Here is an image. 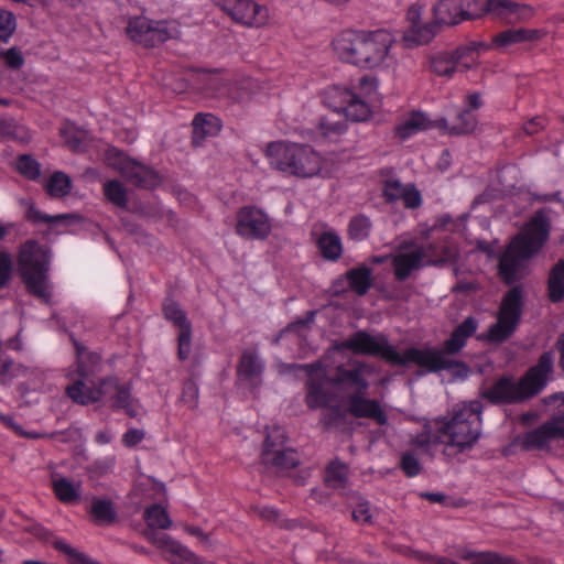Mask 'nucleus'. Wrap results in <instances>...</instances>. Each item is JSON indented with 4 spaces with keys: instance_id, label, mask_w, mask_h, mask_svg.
<instances>
[{
    "instance_id": "63",
    "label": "nucleus",
    "mask_w": 564,
    "mask_h": 564,
    "mask_svg": "<svg viewBox=\"0 0 564 564\" xmlns=\"http://www.w3.org/2000/svg\"><path fill=\"white\" fill-rule=\"evenodd\" d=\"M185 531L191 535H194L200 540V542L205 544H209V534L205 533L199 527L186 525Z\"/></svg>"
},
{
    "instance_id": "9",
    "label": "nucleus",
    "mask_w": 564,
    "mask_h": 564,
    "mask_svg": "<svg viewBox=\"0 0 564 564\" xmlns=\"http://www.w3.org/2000/svg\"><path fill=\"white\" fill-rule=\"evenodd\" d=\"M489 45L482 41H469L452 51L431 53L426 57V68L437 77L452 79L457 73L475 69L479 65V52Z\"/></svg>"
},
{
    "instance_id": "57",
    "label": "nucleus",
    "mask_w": 564,
    "mask_h": 564,
    "mask_svg": "<svg viewBox=\"0 0 564 564\" xmlns=\"http://www.w3.org/2000/svg\"><path fill=\"white\" fill-rule=\"evenodd\" d=\"M20 128L13 119H0V135L17 139L19 138Z\"/></svg>"
},
{
    "instance_id": "60",
    "label": "nucleus",
    "mask_w": 564,
    "mask_h": 564,
    "mask_svg": "<svg viewBox=\"0 0 564 564\" xmlns=\"http://www.w3.org/2000/svg\"><path fill=\"white\" fill-rule=\"evenodd\" d=\"M544 128V119L534 117L524 123L523 130L528 135H533Z\"/></svg>"
},
{
    "instance_id": "29",
    "label": "nucleus",
    "mask_w": 564,
    "mask_h": 564,
    "mask_svg": "<svg viewBox=\"0 0 564 564\" xmlns=\"http://www.w3.org/2000/svg\"><path fill=\"white\" fill-rule=\"evenodd\" d=\"M440 30L441 26L435 20L430 22H420L414 26H408L404 32L403 40L410 46L426 45L432 42Z\"/></svg>"
},
{
    "instance_id": "23",
    "label": "nucleus",
    "mask_w": 564,
    "mask_h": 564,
    "mask_svg": "<svg viewBox=\"0 0 564 564\" xmlns=\"http://www.w3.org/2000/svg\"><path fill=\"white\" fill-rule=\"evenodd\" d=\"M87 380L88 378L78 377L65 390L66 394L80 405H89L105 398L104 379L99 380L94 387H89Z\"/></svg>"
},
{
    "instance_id": "37",
    "label": "nucleus",
    "mask_w": 564,
    "mask_h": 564,
    "mask_svg": "<svg viewBox=\"0 0 564 564\" xmlns=\"http://www.w3.org/2000/svg\"><path fill=\"white\" fill-rule=\"evenodd\" d=\"M435 127V121L431 122L422 112H413L408 119L395 128V134L404 140L410 135Z\"/></svg>"
},
{
    "instance_id": "3",
    "label": "nucleus",
    "mask_w": 564,
    "mask_h": 564,
    "mask_svg": "<svg viewBox=\"0 0 564 564\" xmlns=\"http://www.w3.org/2000/svg\"><path fill=\"white\" fill-rule=\"evenodd\" d=\"M394 36L383 30H345L332 41L336 56L360 69H388L397 65Z\"/></svg>"
},
{
    "instance_id": "32",
    "label": "nucleus",
    "mask_w": 564,
    "mask_h": 564,
    "mask_svg": "<svg viewBox=\"0 0 564 564\" xmlns=\"http://www.w3.org/2000/svg\"><path fill=\"white\" fill-rule=\"evenodd\" d=\"M349 479L348 465L338 458L330 460L325 469L324 484L332 489H345Z\"/></svg>"
},
{
    "instance_id": "13",
    "label": "nucleus",
    "mask_w": 564,
    "mask_h": 564,
    "mask_svg": "<svg viewBox=\"0 0 564 564\" xmlns=\"http://www.w3.org/2000/svg\"><path fill=\"white\" fill-rule=\"evenodd\" d=\"M105 160L109 166L118 170L128 182L138 187L152 188L159 184L156 173L127 158L117 148H108L105 152Z\"/></svg>"
},
{
    "instance_id": "2",
    "label": "nucleus",
    "mask_w": 564,
    "mask_h": 564,
    "mask_svg": "<svg viewBox=\"0 0 564 564\" xmlns=\"http://www.w3.org/2000/svg\"><path fill=\"white\" fill-rule=\"evenodd\" d=\"M373 372V367L364 361H354L349 368L338 366L332 382L336 386L351 388L355 391L345 399V408L341 405H330L324 411L321 423L326 429H339L348 423V415L355 419H368L379 425L388 423V416L380 402L376 399H369L366 393L369 389V382L366 375Z\"/></svg>"
},
{
    "instance_id": "10",
    "label": "nucleus",
    "mask_w": 564,
    "mask_h": 564,
    "mask_svg": "<svg viewBox=\"0 0 564 564\" xmlns=\"http://www.w3.org/2000/svg\"><path fill=\"white\" fill-rule=\"evenodd\" d=\"M126 33L131 41L144 47H155L167 40L181 36L180 25L176 21H155L145 17L129 19Z\"/></svg>"
},
{
    "instance_id": "4",
    "label": "nucleus",
    "mask_w": 564,
    "mask_h": 564,
    "mask_svg": "<svg viewBox=\"0 0 564 564\" xmlns=\"http://www.w3.org/2000/svg\"><path fill=\"white\" fill-rule=\"evenodd\" d=\"M549 220L542 212H538L513 237L499 257V276L506 284H513L527 275L529 259L542 249L549 239Z\"/></svg>"
},
{
    "instance_id": "41",
    "label": "nucleus",
    "mask_w": 564,
    "mask_h": 564,
    "mask_svg": "<svg viewBox=\"0 0 564 564\" xmlns=\"http://www.w3.org/2000/svg\"><path fill=\"white\" fill-rule=\"evenodd\" d=\"M371 228L372 223L368 216L364 214L356 215L348 224V238L354 241L366 240L370 236Z\"/></svg>"
},
{
    "instance_id": "51",
    "label": "nucleus",
    "mask_w": 564,
    "mask_h": 564,
    "mask_svg": "<svg viewBox=\"0 0 564 564\" xmlns=\"http://www.w3.org/2000/svg\"><path fill=\"white\" fill-rule=\"evenodd\" d=\"M61 134L69 149L80 151L85 137L83 131H77L73 128H64L61 130Z\"/></svg>"
},
{
    "instance_id": "38",
    "label": "nucleus",
    "mask_w": 564,
    "mask_h": 564,
    "mask_svg": "<svg viewBox=\"0 0 564 564\" xmlns=\"http://www.w3.org/2000/svg\"><path fill=\"white\" fill-rule=\"evenodd\" d=\"M317 246L323 258L329 261H336L341 257L343 245L339 236L333 231H326L321 235Z\"/></svg>"
},
{
    "instance_id": "31",
    "label": "nucleus",
    "mask_w": 564,
    "mask_h": 564,
    "mask_svg": "<svg viewBox=\"0 0 564 564\" xmlns=\"http://www.w3.org/2000/svg\"><path fill=\"white\" fill-rule=\"evenodd\" d=\"M52 488L56 498L63 503H73L80 499V481L72 482L58 474H53Z\"/></svg>"
},
{
    "instance_id": "43",
    "label": "nucleus",
    "mask_w": 564,
    "mask_h": 564,
    "mask_svg": "<svg viewBox=\"0 0 564 564\" xmlns=\"http://www.w3.org/2000/svg\"><path fill=\"white\" fill-rule=\"evenodd\" d=\"M524 28L520 29H507L492 39V44L498 48H506L513 44L524 43Z\"/></svg>"
},
{
    "instance_id": "36",
    "label": "nucleus",
    "mask_w": 564,
    "mask_h": 564,
    "mask_svg": "<svg viewBox=\"0 0 564 564\" xmlns=\"http://www.w3.org/2000/svg\"><path fill=\"white\" fill-rule=\"evenodd\" d=\"M263 365L259 360L256 351H242L239 364L237 366V372L240 378L252 381L261 375Z\"/></svg>"
},
{
    "instance_id": "56",
    "label": "nucleus",
    "mask_w": 564,
    "mask_h": 564,
    "mask_svg": "<svg viewBox=\"0 0 564 564\" xmlns=\"http://www.w3.org/2000/svg\"><path fill=\"white\" fill-rule=\"evenodd\" d=\"M12 261L9 253L0 251V289L4 288L10 280Z\"/></svg>"
},
{
    "instance_id": "34",
    "label": "nucleus",
    "mask_w": 564,
    "mask_h": 564,
    "mask_svg": "<svg viewBox=\"0 0 564 564\" xmlns=\"http://www.w3.org/2000/svg\"><path fill=\"white\" fill-rule=\"evenodd\" d=\"M372 270L366 265L350 269L346 272V279L350 289L358 295H365L372 286Z\"/></svg>"
},
{
    "instance_id": "5",
    "label": "nucleus",
    "mask_w": 564,
    "mask_h": 564,
    "mask_svg": "<svg viewBox=\"0 0 564 564\" xmlns=\"http://www.w3.org/2000/svg\"><path fill=\"white\" fill-rule=\"evenodd\" d=\"M482 404L478 400L456 404L440 420L441 433L446 436L445 456L452 457L471 449L481 436Z\"/></svg>"
},
{
    "instance_id": "16",
    "label": "nucleus",
    "mask_w": 564,
    "mask_h": 564,
    "mask_svg": "<svg viewBox=\"0 0 564 564\" xmlns=\"http://www.w3.org/2000/svg\"><path fill=\"white\" fill-rule=\"evenodd\" d=\"M236 231L248 239H264L271 231L268 216L257 207L247 206L237 214Z\"/></svg>"
},
{
    "instance_id": "14",
    "label": "nucleus",
    "mask_w": 564,
    "mask_h": 564,
    "mask_svg": "<svg viewBox=\"0 0 564 564\" xmlns=\"http://www.w3.org/2000/svg\"><path fill=\"white\" fill-rule=\"evenodd\" d=\"M433 243L426 247H417L411 252H399L391 257L393 275L397 281L403 282L410 278L413 271L424 267H443L446 263L445 258L429 257L434 251Z\"/></svg>"
},
{
    "instance_id": "59",
    "label": "nucleus",
    "mask_w": 564,
    "mask_h": 564,
    "mask_svg": "<svg viewBox=\"0 0 564 564\" xmlns=\"http://www.w3.org/2000/svg\"><path fill=\"white\" fill-rule=\"evenodd\" d=\"M144 432L138 429L128 430L122 436V443L127 447H133L144 438Z\"/></svg>"
},
{
    "instance_id": "62",
    "label": "nucleus",
    "mask_w": 564,
    "mask_h": 564,
    "mask_svg": "<svg viewBox=\"0 0 564 564\" xmlns=\"http://www.w3.org/2000/svg\"><path fill=\"white\" fill-rule=\"evenodd\" d=\"M525 42H538L547 35L545 29H525L524 28Z\"/></svg>"
},
{
    "instance_id": "33",
    "label": "nucleus",
    "mask_w": 564,
    "mask_h": 564,
    "mask_svg": "<svg viewBox=\"0 0 564 564\" xmlns=\"http://www.w3.org/2000/svg\"><path fill=\"white\" fill-rule=\"evenodd\" d=\"M305 402L312 410L327 406L330 395L321 378L310 377L306 382Z\"/></svg>"
},
{
    "instance_id": "54",
    "label": "nucleus",
    "mask_w": 564,
    "mask_h": 564,
    "mask_svg": "<svg viewBox=\"0 0 564 564\" xmlns=\"http://www.w3.org/2000/svg\"><path fill=\"white\" fill-rule=\"evenodd\" d=\"M318 127L324 135L340 134L345 130L344 122L334 121L329 117H323Z\"/></svg>"
},
{
    "instance_id": "39",
    "label": "nucleus",
    "mask_w": 564,
    "mask_h": 564,
    "mask_svg": "<svg viewBox=\"0 0 564 564\" xmlns=\"http://www.w3.org/2000/svg\"><path fill=\"white\" fill-rule=\"evenodd\" d=\"M143 517L148 524V530L144 531L145 536L148 532L156 533L154 529L165 530L172 525V520L169 517V513L160 505H152L148 507Z\"/></svg>"
},
{
    "instance_id": "53",
    "label": "nucleus",
    "mask_w": 564,
    "mask_h": 564,
    "mask_svg": "<svg viewBox=\"0 0 564 564\" xmlns=\"http://www.w3.org/2000/svg\"><path fill=\"white\" fill-rule=\"evenodd\" d=\"M0 56L3 59L4 64L13 69H18L24 64V57L21 51L17 47H11L7 51L1 52Z\"/></svg>"
},
{
    "instance_id": "26",
    "label": "nucleus",
    "mask_w": 564,
    "mask_h": 564,
    "mask_svg": "<svg viewBox=\"0 0 564 564\" xmlns=\"http://www.w3.org/2000/svg\"><path fill=\"white\" fill-rule=\"evenodd\" d=\"M221 129L220 120L212 113H197L193 120L192 142L198 147L207 137H214Z\"/></svg>"
},
{
    "instance_id": "6",
    "label": "nucleus",
    "mask_w": 564,
    "mask_h": 564,
    "mask_svg": "<svg viewBox=\"0 0 564 564\" xmlns=\"http://www.w3.org/2000/svg\"><path fill=\"white\" fill-rule=\"evenodd\" d=\"M553 369V356L550 351L541 355L538 364L519 381L502 377L490 388L481 391V398L492 404L518 403L538 394L547 381Z\"/></svg>"
},
{
    "instance_id": "12",
    "label": "nucleus",
    "mask_w": 564,
    "mask_h": 564,
    "mask_svg": "<svg viewBox=\"0 0 564 564\" xmlns=\"http://www.w3.org/2000/svg\"><path fill=\"white\" fill-rule=\"evenodd\" d=\"M285 431L280 426L268 429L262 452V462L278 473L296 467L299 456L292 448L285 446Z\"/></svg>"
},
{
    "instance_id": "52",
    "label": "nucleus",
    "mask_w": 564,
    "mask_h": 564,
    "mask_svg": "<svg viewBox=\"0 0 564 564\" xmlns=\"http://www.w3.org/2000/svg\"><path fill=\"white\" fill-rule=\"evenodd\" d=\"M400 466L408 477H414L421 471L419 459L409 452L402 454Z\"/></svg>"
},
{
    "instance_id": "55",
    "label": "nucleus",
    "mask_w": 564,
    "mask_h": 564,
    "mask_svg": "<svg viewBox=\"0 0 564 564\" xmlns=\"http://www.w3.org/2000/svg\"><path fill=\"white\" fill-rule=\"evenodd\" d=\"M480 564H521L511 556H502L495 552L479 554Z\"/></svg>"
},
{
    "instance_id": "28",
    "label": "nucleus",
    "mask_w": 564,
    "mask_h": 564,
    "mask_svg": "<svg viewBox=\"0 0 564 564\" xmlns=\"http://www.w3.org/2000/svg\"><path fill=\"white\" fill-rule=\"evenodd\" d=\"M476 126V117L468 109L462 110L457 115L456 121L453 124H449L445 118H441L435 121V128L449 135L471 133L475 131Z\"/></svg>"
},
{
    "instance_id": "40",
    "label": "nucleus",
    "mask_w": 564,
    "mask_h": 564,
    "mask_svg": "<svg viewBox=\"0 0 564 564\" xmlns=\"http://www.w3.org/2000/svg\"><path fill=\"white\" fill-rule=\"evenodd\" d=\"M72 180L63 172H55L45 184V191L53 198H63L70 193Z\"/></svg>"
},
{
    "instance_id": "61",
    "label": "nucleus",
    "mask_w": 564,
    "mask_h": 564,
    "mask_svg": "<svg viewBox=\"0 0 564 564\" xmlns=\"http://www.w3.org/2000/svg\"><path fill=\"white\" fill-rule=\"evenodd\" d=\"M422 7L417 3L412 4L406 13V20L409 22V26H414L422 22Z\"/></svg>"
},
{
    "instance_id": "25",
    "label": "nucleus",
    "mask_w": 564,
    "mask_h": 564,
    "mask_svg": "<svg viewBox=\"0 0 564 564\" xmlns=\"http://www.w3.org/2000/svg\"><path fill=\"white\" fill-rule=\"evenodd\" d=\"M77 361L76 373L82 378H90L98 373L101 369V356L95 351H88L85 346L72 337Z\"/></svg>"
},
{
    "instance_id": "45",
    "label": "nucleus",
    "mask_w": 564,
    "mask_h": 564,
    "mask_svg": "<svg viewBox=\"0 0 564 564\" xmlns=\"http://www.w3.org/2000/svg\"><path fill=\"white\" fill-rule=\"evenodd\" d=\"M54 547L59 551L61 553L65 554L68 558V562L70 564H100L96 561H93L84 553L79 552L75 547H73L70 544L66 543L62 540H56L53 543Z\"/></svg>"
},
{
    "instance_id": "48",
    "label": "nucleus",
    "mask_w": 564,
    "mask_h": 564,
    "mask_svg": "<svg viewBox=\"0 0 564 564\" xmlns=\"http://www.w3.org/2000/svg\"><path fill=\"white\" fill-rule=\"evenodd\" d=\"M198 387L195 381L193 380H186L183 386V391L181 395V401L188 408V409H196L198 404Z\"/></svg>"
},
{
    "instance_id": "1",
    "label": "nucleus",
    "mask_w": 564,
    "mask_h": 564,
    "mask_svg": "<svg viewBox=\"0 0 564 564\" xmlns=\"http://www.w3.org/2000/svg\"><path fill=\"white\" fill-rule=\"evenodd\" d=\"M477 328L478 321L473 316L466 317L454 328L449 338L444 340L441 349L411 347L404 350L403 354H399L390 345L386 335L373 336L366 330L355 332L347 339L339 343L336 348L337 350H349L355 355L381 357L392 366L408 367L410 364H414L429 372L453 370L465 377L469 372L468 366L463 361L452 359L449 356L459 352Z\"/></svg>"
},
{
    "instance_id": "27",
    "label": "nucleus",
    "mask_w": 564,
    "mask_h": 564,
    "mask_svg": "<svg viewBox=\"0 0 564 564\" xmlns=\"http://www.w3.org/2000/svg\"><path fill=\"white\" fill-rule=\"evenodd\" d=\"M343 101L346 106L343 108L345 116L355 122L366 121L371 116V108L368 100L360 98V96L352 90H345L343 93Z\"/></svg>"
},
{
    "instance_id": "30",
    "label": "nucleus",
    "mask_w": 564,
    "mask_h": 564,
    "mask_svg": "<svg viewBox=\"0 0 564 564\" xmlns=\"http://www.w3.org/2000/svg\"><path fill=\"white\" fill-rule=\"evenodd\" d=\"M88 512L98 525H111L118 520L115 503L109 498L94 496Z\"/></svg>"
},
{
    "instance_id": "24",
    "label": "nucleus",
    "mask_w": 564,
    "mask_h": 564,
    "mask_svg": "<svg viewBox=\"0 0 564 564\" xmlns=\"http://www.w3.org/2000/svg\"><path fill=\"white\" fill-rule=\"evenodd\" d=\"M434 19L442 25H455L469 18L464 0H440L433 8Z\"/></svg>"
},
{
    "instance_id": "18",
    "label": "nucleus",
    "mask_w": 564,
    "mask_h": 564,
    "mask_svg": "<svg viewBox=\"0 0 564 564\" xmlns=\"http://www.w3.org/2000/svg\"><path fill=\"white\" fill-rule=\"evenodd\" d=\"M163 313L167 321L172 322L180 334L177 338V356L181 360H186L191 354L192 347V325L187 319L186 313L174 301H167L163 306Z\"/></svg>"
},
{
    "instance_id": "8",
    "label": "nucleus",
    "mask_w": 564,
    "mask_h": 564,
    "mask_svg": "<svg viewBox=\"0 0 564 564\" xmlns=\"http://www.w3.org/2000/svg\"><path fill=\"white\" fill-rule=\"evenodd\" d=\"M270 164L297 177H312L322 169V158L310 145L284 141L270 142L265 149Z\"/></svg>"
},
{
    "instance_id": "17",
    "label": "nucleus",
    "mask_w": 564,
    "mask_h": 564,
    "mask_svg": "<svg viewBox=\"0 0 564 564\" xmlns=\"http://www.w3.org/2000/svg\"><path fill=\"white\" fill-rule=\"evenodd\" d=\"M564 440V416L553 417L541 426L525 433L521 440V447L525 451L545 449L554 440Z\"/></svg>"
},
{
    "instance_id": "21",
    "label": "nucleus",
    "mask_w": 564,
    "mask_h": 564,
    "mask_svg": "<svg viewBox=\"0 0 564 564\" xmlns=\"http://www.w3.org/2000/svg\"><path fill=\"white\" fill-rule=\"evenodd\" d=\"M105 398L112 401L111 408L122 409L130 417L138 416V401L131 395V384L120 383L116 377L104 378Z\"/></svg>"
},
{
    "instance_id": "47",
    "label": "nucleus",
    "mask_w": 564,
    "mask_h": 564,
    "mask_svg": "<svg viewBox=\"0 0 564 564\" xmlns=\"http://www.w3.org/2000/svg\"><path fill=\"white\" fill-rule=\"evenodd\" d=\"M377 90L378 79L376 77L365 75L359 79L355 91L360 96V98L370 101L377 95Z\"/></svg>"
},
{
    "instance_id": "42",
    "label": "nucleus",
    "mask_w": 564,
    "mask_h": 564,
    "mask_svg": "<svg viewBox=\"0 0 564 564\" xmlns=\"http://www.w3.org/2000/svg\"><path fill=\"white\" fill-rule=\"evenodd\" d=\"M104 193L108 200L117 207L126 208L128 206L127 191L120 182L116 180L106 182Z\"/></svg>"
},
{
    "instance_id": "58",
    "label": "nucleus",
    "mask_w": 564,
    "mask_h": 564,
    "mask_svg": "<svg viewBox=\"0 0 564 564\" xmlns=\"http://www.w3.org/2000/svg\"><path fill=\"white\" fill-rule=\"evenodd\" d=\"M112 467V460H97L87 467L90 477H100L107 474Z\"/></svg>"
},
{
    "instance_id": "46",
    "label": "nucleus",
    "mask_w": 564,
    "mask_h": 564,
    "mask_svg": "<svg viewBox=\"0 0 564 564\" xmlns=\"http://www.w3.org/2000/svg\"><path fill=\"white\" fill-rule=\"evenodd\" d=\"M17 170L29 180H36L41 174L40 163L29 154H22L18 158Z\"/></svg>"
},
{
    "instance_id": "7",
    "label": "nucleus",
    "mask_w": 564,
    "mask_h": 564,
    "mask_svg": "<svg viewBox=\"0 0 564 564\" xmlns=\"http://www.w3.org/2000/svg\"><path fill=\"white\" fill-rule=\"evenodd\" d=\"M50 250L34 239L26 240L19 250L18 272L30 294L44 303L52 296L48 283Z\"/></svg>"
},
{
    "instance_id": "50",
    "label": "nucleus",
    "mask_w": 564,
    "mask_h": 564,
    "mask_svg": "<svg viewBox=\"0 0 564 564\" xmlns=\"http://www.w3.org/2000/svg\"><path fill=\"white\" fill-rule=\"evenodd\" d=\"M352 520L357 523H372V514L369 501L358 497V503L351 511Z\"/></svg>"
},
{
    "instance_id": "49",
    "label": "nucleus",
    "mask_w": 564,
    "mask_h": 564,
    "mask_svg": "<svg viewBox=\"0 0 564 564\" xmlns=\"http://www.w3.org/2000/svg\"><path fill=\"white\" fill-rule=\"evenodd\" d=\"M17 26L15 17L12 12L0 9V40L8 41Z\"/></svg>"
},
{
    "instance_id": "15",
    "label": "nucleus",
    "mask_w": 564,
    "mask_h": 564,
    "mask_svg": "<svg viewBox=\"0 0 564 564\" xmlns=\"http://www.w3.org/2000/svg\"><path fill=\"white\" fill-rule=\"evenodd\" d=\"M218 7L236 23L249 28L264 26L269 21V10L253 0H216Z\"/></svg>"
},
{
    "instance_id": "19",
    "label": "nucleus",
    "mask_w": 564,
    "mask_h": 564,
    "mask_svg": "<svg viewBox=\"0 0 564 564\" xmlns=\"http://www.w3.org/2000/svg\"><path fill=\"white\" fill-rule=\"evenodd\" d=\"M147 539L170 554L167 560L171 564H207L202 557L167 534L148 532Z\"/></svg>"
},
{
    "instance_id": "22",
    "label": "nucleus",
    "mask_w": 564,
    "mask_h": 564,
    "mask_svg": "<svg viewBox=\"0 0 564 564\" xmlns=\"http://www.w3.org/2000/svg\"><path fill=\"white\" fill-rule=\"evenodd\" d=\"M383 196L387 202L403 200L406 208L415 209L421 206L422 198L414 184H402L399 180L391 178L384 184Z\"/></svg>"
},
{
    "instance_id": "20",
    "label": "nucleus",
    "mask_w": 564,
    "mask_h": 564,
    "mask_svg": "<svg viewBox=\"0 0 564 564\" xmlns=\"http://www.w3.org/2000/svg\"><path fill=\"white\" fill-rule=\"evenodd\" d=\"M486 11L496 14L498 19L507 24L528 22L535 14L531 6L516 3L510 0H488Z\"/></svg>"
},
{
    "instance_id": "64",
    "label": "nucleus",
    "mask_w": 564,
    "mask_h": 564,
    "mask_svg": "<svg viewBox=\"0 0 564 564\" xmlns=\"http://www.w3.org/2000/svg\"><path fill=\"white\" fill-rule=\"evenodd\" d=\"M466 101L469 107L468 110L478 109L481 106V96L479 93H470L466 96Z\"/></svg>"
},
{
    "instance_id": "11",
    "label": "nucleus",
    "mask_w": 564,
    "mask_h": 564,
    "mask_svg": "<svg viewBox=\"0 0 564 564\" xmlns=\"http://www.w3.org/2000/svg\"><path fill=\"white\" fill-rule=\"evenodd\" d=\"M522 289L519 285L511 288L502 297L497 322L488 329V339L494 343H503L509 339L518 327L523 307Z\"/></svg>"
},
{
    "instance_id": "35",
    "label": "nucleus",
    "mask_w": 564,
    "mask_h": 564,
    "mask_svg": "<svg viewBox=\"0 0 564 564\" xmlns=\"http://www.w3.org/2000/svg\"><path fill=\"white\" fill-rule=\"evenodd\" d=\"M547 295L553 303L564 299V259L558 260L549 273Z\"/></svg>"
},
{
    "instance_id": "44",
    "label": "nucleus",
    "mask_w": 564,
    "mask_h": 564,
    "mask_svg": "<svg viewBox=\"0 0 564 564\" xmlns=\"http://www.w3.org/2000/svg\"><path fill=\"white\" fill-rule=\"evenodd\" d=\"M25 218L29 221H32L33 224H39V223L56 224V223H62L64 220L76 218V215H74V214H61V215H55V216L44 215L41 210H39L35 207L34 203L31 202L28 205V212H26Z\"/></svg>"
}]
</instances>
